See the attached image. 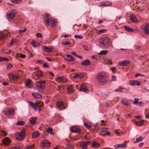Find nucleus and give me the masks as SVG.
Listing matches in <instances>:
<instances>
[{"instance_id": "nucleus-1", "label": "nucleus", "mask_w": 149, "mask_h": 149, "mask_svg": "<svg viewBox=\"0 0 149 149\" xmlns=\"http://www.w3.org/2000/svg\"><path fill=\"white\" fill-rule=\"evenodd\" d=\"M99 43L101 47L107 49L112 45V41L109 37H103L99 40Z\"/></svg>"}, {"instance_id": "nucleus-2", "label": "nucleus", "mask_w": 149, "mask_h": 149, "mask_svg": "<svg viewBox=\"0 0 149 149\" xmlns=\"http://www.w3.org/2000/svg\"><path fill=\"white\" fill-rule=\"evenodd\" d=\"M96 77L98 83L101 85H103L108 81L107 77L104 73H98L96 75Z\"/></svg>"}, {"instance_id": "nucleus-3", "label": "nucleus", "mask_w": 149, "mask_h": 149, "mask_svg": "<svg viewBox=\"0 0 149 149\" xmlns=\"http://www.w3.org/2000/svg\"><path fill=\"white\" fill-rule=\"evenodd\" d=\"M15 110L12 107L7 108L4 111L5 115L7 116H12L14 114Z\"/></svg>"}, {"instance_id": "nucleus-4", "label": "nucleus", "mask_w": 149, "mask_h": 149, "mask_svg": "<svg viewBox=\"0 0 149 149\" xmlns=\"http://www.w3.org/2000/svg\"><path fill=\"white\" fill-rule=\"evenodd\" d=\"M16 13V12L15 10H12L8 12L7 14V17L9 21H10L12 20Z\"/></svg>"}, {"instance_id": "nucleus-5", "label": "nucleus", "mask_w": 149, "mask_h": 149, "mask_svg": "<svg viewBox=\"0 0 149 149\" xmlns=\"http://www.w3.org/2000/svg\"><path fill=\"white\" fill-rule=\"evenodd\" d=\"M142 29L146 35H149V23H146L142 26Z\"/></svg>"}, {"instance_id": "nucleus-6", "label": "nucleus", "mask_w": 149, "mask_h": 149, "mask_svg": "<svg viewBox=\"0 0 149 149\" xmlns=\"http://www.w3.org/2000/svg\"><path fill=\"white\" fill-rule=\"evenodd\" d=\"M36 89L39 91L43 89L45 86V81H38L36 82Z\"/></svg>"}, {"instance_id": "nucleus-7", "label": "nucleus", "mask_w": 149, "mask_h": 149, "mask_svg": "<svg viewBox=\"0 0 149 149\" xmlns=\"http://www.w3.org/2000/svg\"><path fill=\"white\" fill-rule=\"evenodd\" d=\"M44 18V21L47 23V25L49 26L50 24V21L52 19L51 15L49 13L45 14Z\"/></svg>"}, {"instance_id": "nucleus-8", "label": "nucleus", "mask_w": 149, "mask_h": 149, "mask_svg": "<svg viewBox=\"0 0 149 149\" xmlns=\"http://www.w3.org/2000/svg\"><path fill=\"white\" fill-rule=\"evenodd\" d=\"M64 58L69 61H74V58L70 54H66L64 57Z\"/></svg>"}, {"instance_id": "nucleus-9", "label": "nucleus", "mask_w": 149, "mask_h": 149, "mask_svg": "<svg viewBox=\"0 0 149 149\" xmlns=\"http://www.w3.org/2000/svg\"><path fill=\"white\" fill-rule=\"evenodd\" d=\"M16 139L22 141L24 139V136L20 132H18L16 134Z\"/></svg>"}, {"instance_id": "nucleus-10", "label": "nucleus", "mask_w": 149, "mask_h": 149, "mask_svg": "<svg viewBox=\"0 0 149 149\" xmlns=\"http://www.w3.org/2000/svg\"><path fill=\"white\" fill-rule=\"evenodd\" d=\"M50 143L48 142L46 140H44L41 144V146L42 148H45V147H49L50 146Z\"/></svg>"}, {"instance_id": "nucleus-11", "label": "nucleus", "mask_w": 149, "mask_h": 149, "mask_svg": "<svg viewBox=\"0 0 149 149\" xmlns=\"http://www.w3.org/2000/svg\"><path fill=\"white\" fill-rule=\"evenodd\" d=\"M130 63L129 60H124L118 62V64L120 66H126Z\"/></svg>"}, {"instance_id": "nucleus-12", "label": "nucleus", "mask_w": 149, "mask_h": 149, "mask_svg": "<svg viewBox=\"0 0 149 149\" xmlns=\"http://www.w3.org/2000/svg\"><path fill=\"white\" fill-rule=\"evenodd\" d=\"M10 139L8 137H6L2 141L3 144L5 146L9 145L10 143Z\"/></svg>"}, {"instance_id": "nucleus-13", "label": "nucleus", "mask_w": 149, "mask_h": 149, "mask_svg": "<svg viewBox=\"0 0 149 149\" xmlns=\"http://www.w3.org/2000/svg\"><path fill=\"white\" fill-rule=\"evenodd\" d=\"M130 85L132 86L135 85H139L140 84V82L138 80H132L129 81Z\"/></svg>"}, {"instance_id": "nucleus-14", "label": "nucleus", "mask_w": 149, "mask_h": 149, "mask_svg": "<svg viewBox=\"0 0 149 149\" xmlns=\"http://www.w3.org/2000/svg\"><path fill=\"white\" fill-rule=\"evenodd\" d=\"M80 91H84L86 93H88V92L87 88L84 84H82L80 86Z\"/></svg>"}, {"instance_id": "nucleus-15", "label": "nucleus", "mask_w": 149, "mask_h": 149, "mask_svg": "<svg viewBox=\"0 0 149 149\" xmlns=\"http://www.w3.org/2000/svg\"><path fill=\"white\" fill-rule=\"evenodd\" d=\"M56 80L58 82L64 83L66 82L67 79L64 77L60 76L57 77L56 79Z\"/></svg>"}, {"instance_id": "nucleus-16", "label": "nucleus", "mask_w": 149, "mask_h": 149, "mask_svg": "<svg viewBox=\"0 0 149 149\" xmlns=\"http://www.w3.org/2000/svg\"><path fill=\"white\" fill-rule=\"evenodd\" d=\"M107 128H105L104 129H102L101 130V134L102 136L105 135H109L110 134V133L109 132H108L106 130Z\"/></svg>"}, {"instance_id": "nucleus-17", "label": "nucleus", "mask_w": 149, "mask_h": 149, "mask_svg": "<svg viewBox=\"0 0 149 149\" xmlns=\"http://www.w3.org/2000/svg\"><path fill=\"white\" fill-rule=\"evenodd\" d=\"M56 105L61 110H63L64 109V103L62 101L58 102L56 104Z\"/></svg>"}, {"instance_id": "nucleus-18", "label": "nucleus", "mask_w": 149, "mask_h": 149, "mask_svg": "<svg viewBox=\"0 0 149 149\" xmlns=\"http://www.w3.org/2000/svg\"><path fill=\"white\" fill-rule=\"evenodd\" d=\"M130 20L131 22L136 23L138 21V20L135 16L133 14H131L130 15Z\"/></svg>"}, {"instance_id": "nucleus-19", "label": "nucleus", "mask_w": 149, "mask_h": 149, "mask_svg": "<svg viewBox=\"0 0 149 149\" xmlns=\"http://www.w3.org/2000/svg\"><path fill=\"white\" fill-rule=\"evenodd\" d=\"M30 105L33 107L35 109L37 110V107L38 106H40L39 105V103H33V102L29 101Z\"/></svg>"}, {"instance_id": "nucleus-20", "label": "nucleus", "mask_w": 149, "mask_h": 149, "mask_svg": "<svg viewBox=\"0 0 149 149\" xmlns=\"http://www.w3.org/2000/svg\"><path fill=\"white\" fill-rule=\"evenodd\" d=\"M43 47H44L43 49V50L47 52H50L52 49V47L51 46L46 47L44 46Z\"/></svg>"}, {"instance_id": "nucleus-21", "label": "nucleus", "mask_w": 149, "mask_h": 149, "mask_svg": "<svg viewBox=\"0 0 149 149\" xmlns=\"http://www.w3.org/2000/svg\"><path fill=\"white\" fill-rule=\"evenodd\" d=\"M9 77L10 79L11 80H16L18 78V75L13 74H9Z\"/></svg>"}, {"instance_id": "nucleus-22", "label": "nucleus", "mask_w": 149, "mask_h": 149, "mask_svg": "<svg viewBox=\"0 0 149 149\" xmlns=\"http://www.w3.org/2000/svg\"><path fill=\"white\" fill-rule=\"evenodd\" d=\"M127 144L125 143H123L122 144H117L114 145L115 148H118L119 147L125 148L127 146Z\"/></svg>"}, {"instance_id": "nucleus-23", "label": "nucleus", "mask_w": 149, "mask_h": 149, "mask_svg": "<svg viewBox=\"0 0 149 149\" xmlns=\"http://www.w3.org/2000/svg\"><path fill=\"white\" fill-rule=\"evenodd\" d=\"M73 88L72 85L68 86L67 88V91L68 93H72L73 92Z\"/></svg>"}, {"instance_id": "nucleus-24", "label": "nucleus", "mask_w": 149, "mask_h": 149, "mask_svg": "<svg viewBox=\"0 0 149 149\" xmlns=\"http://www.w3.org/2000/svg\"><path fill=\"white\" fill-rule=\"evenodd\" d=\"M37 119V118L35 117H31L29 119L30 123L33 125H34L36 124V121Z\"/></svg>"}, {"instance_id": "nucleus-25", "label": "nucleus", "mask_w": 149, "mask_h": 149, "mask_svg": "<svg viewBox=\"0 0 149 149\" xmlns=\"http://www.w3.org/2000/svg\"><path fill=\"white\" fill-rule=\"evenodd\" d=\"M25 84L26 87H28L29 88H31V81L29 79H27L25 81Z\"/></svg>"}, {"instance_id": "nucleus-26", "label": "nucleus", "mask_w": 149, "mask_h": 149, "mask_svg": "<svg viewBox=\"0 0 149 149\" xmlns=\"http://www.w3.org/2000/svg\"><path fill=\"white\" fill-rule=\"evenodd\" d=\"M91 64V62L88 60H86L83 61L81 63V65L84 66H88Z\"/></svg>"}, {"instance_id": "nucleus-27", "label": "nucleus", "mask_w": 149, "mask_h": 149, "mask_svg": "<svg viewBox=\"0 0 149 149\" xmlns=\"http://www.w3.org/2000/svg\"><path fill=\"white\" fill-rule=\"evenodd\" d=\"M70 130L73 133H78L80 132V130L78 128L74 127H72Z\"/></svg>"}, {"instance_id": "nucleus-28", "label": "nucleus", "mask_w": 149, "mask_h": 149, "mask_svg": "<svg viewBox=\"0 0 149 149\" xmlns=\"http://www.w3.org/2000/svg\"><path fill=\"white\" fill-rule=\"evenodd\" d=\"M80 146L82 147V149H86L87 148V143L84 142L80 143Z\"/></svg>"}, {"instance_id": "nucleus-29", "label": "nucleus", "mask_w": 149, "mask_h": 149, "mask_svg": "<svg viewBox=\"0 0 149 149\" xmlns=\"http://www.w3.org/2000/svg\"><path fill=\"white\" fill-rule=\"evenodd\" d=\"M123 28L125 30L129 32H133L134 31L133 29L128 27L127 26H124Z\"/></svg>"}, {"instance_id": "nucleus-30", "label": "nucleus", "mask_w": 149, "mask_h": 149, "mask_svg": "<svg viewBox=\"0 0 149 149\" xmlns=\"http://www.w3.org/2000/svg\"><path fill=\"white\" fill-rule=\"evenodd\" d=\"M32 95L36 98H39L42 97V95L40 94L37 93H33Z\"/></svg>"}, {"instance_id": "nucleus-31", "label": "nucleus", "mask_w": 149, "mask_h": 149, "mask_svg": "<svg viewBox=\"0 0 149 149\" xmlns=\"http://www.w3.org/2000/svg\"><path fill=\"white\" fill-rule=\"evenodd\" d=\"M84 77V75L82 74H76L73 77L74 78H81Z\"/></svg>"}, {"instance_id": "nucleus-32", "label": "nucleus", "mask_w": 149, "mask_h": 149, "mask_svg": "<svg viewBox=\"0 0 149 149\" xmlns=\"http://www.w3.org/2000/svg\"><path fill=\"white\" fill-rule=\"evenodd\" d=\"M36 74L37 75V77L38 78H40L41 76L43 75V73L40 70L39 71H38Z\"/></svg>"}, {"instance_id": "nucleus-33", "label": "nucleus", "mask_w": 149, "mask_h": 149, "mask_svg": "<svg viewBox=\"0 0 149 149\" xmlns=\"http://www.w3.org/2000/svg\"><path fill=\"white\" fill-rule=\"evenodd\" d=\"M84 126L88 129H90L92 126L91 124L90 123H84Z\"/></svg>"}, {"instance_id": "nucleus-34", "label": "nucleus", "mask_w": 149, "mask_h": 149, "mask_svg": "<svg viewBox=\"0 0 149 149\" xmlns=\"http://www.w3.org/2000/svg\"><path fill=\"white\" fill-rule=\"evenodd\" d=\"M51 27H53L56 25V22L55 19H52L50 21Z\"/></svg>"}, {"instance_id": "nucleus-35", "label": "nucleus", "mask_w": 149, "mask_h": 149, "mask_svg": "<svg viewBox=\"0 0 149 149\" xmlns=\"http://www.w3.org/2000/svg\"><path fill=\"white\" fill-rule=\"evenodd\" d=\"M144 123V121L143 120H140L139 121H137L136 122V124L139 126H141Z\"/></svg>"}, {"instance_id": "nucleus-36", "label": "nucleus", "mask_w": 149, "mask_h": 149, "mask_svg": "<svg viewBox=\"0 0 149 149\" xmlns=\"http://www.w3.org/2000/svg\"><path fill=\"white\" fill-rule=\"evenodd\" d=\"M92 146L94 147L97 148L100 146V144L96 142H93Z\"/></svg>"}, {"instance_id": "nucleus-37", "label": "nucleus", "mask_w": 149, "mask_h": 149, "mask_svg": "<svg viewBox=\"0 0 149 149\" xmlns=\"http://www.w3.org/2000/svg\"><path fill=\"white\" fill-rule=\"evenodd\" d=\"M143 139V138L142 137L140 136L138 138H137L136 140V142L138 143L141 142Z\"/></svg>"}, {"instance_id": "nucleus-38", "label": "nucleus", "mask_w": 149, "mask_h": 149, "mask_svg": "<svg viewBox=\"0 0 149 149\" xmlns=\"http://www.w3.org/2000/svg\"><path fill=\"white\" fill-rule=\"evenodd\" d=\"M39 135V133L38 132H35L32 134V136L33 138H35L37 137Z\"/></svg>"}, {"instance_id": "nucleus-39", "label": "nucleus", "mask_w": 149, "mask_h": 149, "mask_svg": "<svg viewBox=\"0 0 149 149\" xmlns=\"http://www.w3.org/2000/svg\"><path fill=\"white\" fill-rule=\"evenodd\" d=\"M122 90H125L126 91V88H125L119 87L118 88L115 90V91L116 92H118L119 91L122 92Z\"/></svg>"}, {"instance_id": "nucleus-40", "label": "nucleus", "mask_w": 149, "mask_h": 149, "mask_svg": "<svg viewBox=\"0 0 149 149\" xmlns=\"http://www.w3.org/2000/svg\"><path fill=\"white\" fill-rule=\"evenodd\" d=\"M107 31V30L106 29H101L98 31L97 32V33L99 34H100L106 32Z\"/></svg>"}, {"instance_id": "nucleus-41", "label": "nucleus", "mask_w": 149, "mask_h": 149, "mask_svg": "<svg viewBox=\"0 0 149 149\" xmlns=\"http://www.w3.org/2000/svg\"><path fill=\"white\" fill-rule=\"evenodd\" d=\"M105 6H110L112 5V3L109 1H107L106 2H104Z\"/></svg>"}, {"instance_id": "nucleus-42", "label": "nucleus", "mask_w": 149, "mask_h": 149, "mask_svg": "<svg viewBox=\"0 0 149 149\" xmlns=\"http://www.w3.org/2000/svg\"><path fill=\"white\" fill-rule=\"evenodd\" d=\"M122 103L124 104L127 106L129 105L128 101L126 100H121Z\"/></svg>"}, {"instance_id": "nucleus-43", "label": "nucleus", "mask_w": 149, "mask_h": 149, "mask_svg": "<svg viewBox=\"0 0 149 149\" xmlns=\"http://www.w3.org/2000/svg\"><path fill=\"white\" fill-rule=\"evenodd\" d=\"M53 129L51 128H49L46 131V132L47 133L51 134H52Z\"/></svg>"}, {"instance_id": "nucleus-44", "label": "nucleus", "mask_w": 149, "mask_h": 149, "mask_svg": "<svg viewBox=\"0 0 149 149\" xmlns=\"http://www.w3.org/2000/svg\"><path fill=\"white\" fill-rule=\"evenodd\" d=\"M67 148L68 149H73L72 145L70 143H68L66 145Z\"/></svg>"}, {"instance_id": "nucleus-45", "label": "nucleus", "mask_w": 149, "mask_h": 149, "mask_svg": "<svg viewBox=\"0 0 149 149\" xmlns=\"http://www.w3.org/2000/svg\"><path fill=\"white\" fill-rule=\"evenodd\" d=\"M22 1V0H11V2L12 3H14L16 4H18L20 3Z\"/></svg>"}, {"instance_id": "nucleus-46", "label": "nucleus", "mask_w": 149, "mask_h": 149, "mask_svg": "<svg viewBox=\"0 0 149 149\" xmlns=\"http://www.w3.org/2000/svg\"><path fill=\"white\" fill-rule=\"evenodd\" d=\"M108 51L107 50H102L100 51V54L101 55H102V54H107V53L108 52Z\"/></svg>"}, {"instance_id": "nucleus-47", "label": "nucleus", "mask_w": 149, "mask_h": 149, "mask_svg": "<svg viewBox=\"0 0 149 149\" xmlns=\"http://www.w3.org/2000/svg\"><path fill=\"white\" fill-rule=\"evenodd\" d=\"M25 124V123L23 121H19L17 122V125H24Z\"/></svg>"}, {"instance_id": "nucleus-48", "label": "nucleus", "mask_w": 149, "mask_h": 149, "mask_svg": "<svg viewBox=\"0 0 149 149\" xmlns=\"http://www.w3.org/2000/svg\"><path fill=\"white\" fill-rule=\"evenodd\" d=\"M6 35H5L3 34H2L1 33H0V39L4 40V39L6 38Z\"/></svg>"}, {"instance_id": "nucleus-49", "label": "nucleus", "mask_w": 149, "mask_h": 149, "mask_svg": "<svg viewBox=\"0 0 149 149\" xmlns=\"http://www.w3.org/2000/svg\"><path fill=\"white\" fill-rule=\"evenodd\" d=\"M31 44L32 46L35 47H37V44L34 41H33L31 42Z\"/></svg>"}, {"instance_id": "nucleus-50", "label": "nucleus", "mask_w": 149, "mask_h": 149, "mask_svg": "<svg viewBox=\"0 0 149 149\" xmlns=\"http://www.w3.org/2000/svg\"><path fill=\"white\" fill-rule=\"evenodd\" d=\"M21 132L20 133L23 135L24 136L25 135V129L24 128H23L22 129V130L21 131Z\"/></svg>"}, {"instance_id": "nucleus-51", "label": "nucleus", "mask_w": 149, "mask_h": 149, "mask_svg": "<svg viewBox=\"0 0 149 149\" xmlns=\"http://www.w3.org/2000/svg\"><path fill=\"white\" fill-rule=\"evenodd\" d=\"M34 148V146L33 145H32L31 146L27 145L26 147V149H32V148Z\"/></svg>"}, {"instance_id": "nucleus-52", "label": "nucleus", "mask_w": 149, "mask_h": 149, "mask_svg": "<svg viewBox=\"0 0 149 149\" xmlns=\"http://www.w3.org/2000/svg\"><path fill=\"white\" fill-rule=\"evenodd\" d=\"M74 37L75 38H78L79 39H81L82 38V37L81 36L79 35H75L74 36Z\"/></svg>"}, {"instance_id": "nucleus-53", "label": "nucleus", "mask_w": 149, "mask_h": 149, "mask_svg": "<svg viewBox=\"0 0 149 149\" xmlns=\"http://www.w3.org/2000/svg\"><path fill=\"white\" fill-rule=\"evenodd\" d=\"M62 43L65 45H69L70 44V42L68 41H66L65 42H62Z\"/></svg>"}, {"instance_id": "nucleus-54", "label": "nucleus", "mask_w": 149, "mask_h": 149, "mask_svg": "<svg viewBox=\"0 0 149 149\" xmlns=\"http://www.w3.org/2000/svg\"><path fill=\"white\" fill-rule=\"evenodd\" d=\"M8 60V58L4 57L0 58V61H6Z\"/></svg>"}, {"instance_id": "nucleus-55", "label": "nucleus", "mask_w": 149, "mask_h": 149, "mask_svg": "<svg viewBox=\"0 0 149 149\" xmlns=\"http://www.w3.org/2000/svg\"><path fill=\"white\" fill-rule=\"evenodd\" d=\"M42 65L45 68H47L49 66L48 63H44Z\"/></svg>"}, {"instance_id": "nucleus-56", "label": "nucleus", "mask_w": 149, "mask_h": 149, "mask_svg": "<svg viewBox=\"0 0 149 149\" xmlns=\"http://www.w3.org/2000/svg\"><path fill=\"white\" fill-rule=\"evenodd\" d=\"M36 35L37 37H39L40 38H42V36L41 35V34L39 33H37L36 34Z\"/></svg>"}, {"instance_id": "nucleus-57", "label": "nucleus", "mask_w": 149, "mask_h": 149, "mask_svg": "<svg viewBox=\"0 0 149 149\" xmlns=\"http://www.w3.org/2000/svg\"><path fill=\"white\" fill-rule=\"evenodd\" d=\"M1 132L5 136L7 135V132L5 130H1Z\"/></svg>"}, {"instance_id": "nucleus-58", "label": "nucleus", "mask_w": 149, "mask_h": 149, "mask_svg": "<svg viewBox=\"0 0 149 149\" xmlns=\"http://www.w3.org/2000/svg\"><path fill=\"white\" fill-rule=\"evenodd\" d=\"M138 99L137 98H134V103L135 104H137L138 102Z\"/></svg>"}, {"instance_id": "nucleus-59", "label": "nucleus", "mask_w": 149, "mask_h": 149, "mask_svg": "<svg viewBox=\"0 0 149 149\" xmlns=\"http://www.w3.org/2000/svg\"><path fill=\"white\" fill-rule=\"evenodd\" d=\"M111 70H112V71L114 73L116 72L117 71V69L115 67L112 68H111Z\"/></svg>"}, {"instance_id": "nucleus-60", "label": "nucleus", "mask_w": 149, "mask_h": 149, "mask_svg": "<svg viewBox=\"0 0 149 149\" xmlns=\"http://www.w3.org/2000/svg\"><path fill=\"white\" fill-rule=\"evenodd\" d=\"M20 57L22 58H24L26 57V56L24 54H20Z\"/></svg>"}, {"instance_id": "nucleus-61", "label": "nucleus", "mask_w": 149, "mask_h": 149, "mask_svg": "<svg viewBox=\"0 0 149 149\" xmlns=\"http://www.w3.org/2000/svg\"><path fill=\"white\" fill-rule=\"evenodd\" d=\"M37 62L38 63L42 64L43 63L42 61L41 60H38L37 61Z\"/></svg>"}, {"instance_id": "nucleus-62", "label": "nucleus", "mask_w": 149, "mask_h": 149, "mask_svg": "<svg viewBox=\"0 0 149 149\" xmlns=\"http://www.w3.org/2000/svg\"><path fill=\"white\" fill-rule=\"evenodd\" d=\"M26 28H25L24 29L22 30H19V33H22L26 31Z\"/></svg>"}, {"instance_id": "nucleus-63", "label": "nucleus", "mask_w": 149, "mask_h": 149, "mask_svg": "<svg viewBox=\"0 0 149 149\" xmlns=\"http://www.w3.org/2000/svg\"><path fill=\"white\" fill-rule=\"evenodd\" d=\"M138 105L140 106H143L144 104L143 103V102H142L141 101L139 102H138Z\"/></svg>"}, {"instance_id": "nucleus-64", "label": "nucleus", "mask_w": 149, "mask_h": 149, "mask_svg": "<svg viewBox=\"0 0 149 149\" xmlns=\"http://www.w3.org/2000/svg\"><path fill=\"white\" fill-rule=\"evenodd\" d=\"M99 6L101 7L102 6H105L104 2H102L100 3Z\"/></svg>"}]
</instances>
